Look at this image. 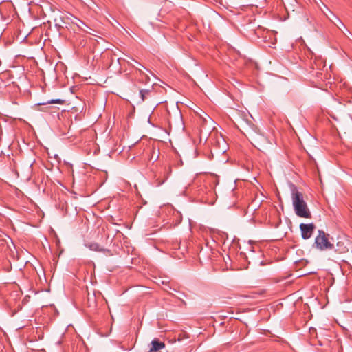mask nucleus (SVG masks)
<instances>
[{
	"instance_id": "nucleus-1",
	"label": "nucleus",
	"mask_w": 352,
	"mask_h": 352,
	"mask_svg": "<svg viewBox=\"0 0 352 352\" xmlns=\"http://www.w3.org/2000/svg\"><path fill=\"white\" fill-rule=\"evenodd\" d=\"M292 198L296 214L302 218H311V214L304 200L302 193L299 192L294 186L292 188Z\"/></svg>"
},
{
	"instance_id": "nucleus-2",
	"label": "nucleus",
	"mask_w": 352,
	"mask_h": 352,
	"mask_svg": "<svg viewBox=\"0 0 352 352\" xmlns=\"http://www.w3.org/2000/svg\"><path fill=\"white\" fill-rule=\"evenodd\" d=\"M316 248L320 250H331L333 248V244L329 241V234L323 230H318V234L315 239Z\"/></svg>"
},
{
	"instance_id": "nucleus-3",
	"label": "nucleus",
	"mask_w": 352,
	"mask_h": 352,
	"mask_svg": "<svg viewBox=\"0 0 352 352\" xmlns=\"http://www.w3.org/2000/svg\"><path fill=\"white\" fill-rule=\"evenodd\" d=\"M255 146L260 151L265 152L269 149V145L271 144L269 140L262 134L256 133L252 138Z\"/></svg>"
},
{
	"instance_id": "nucleus-4",
	"label": "nucleus",
	"mask_w": 352,
	"mask_h": 352,
	"mask_svg": "<svg viewBox=\"0 0 352 352\" xmlns=\"http://www.w3.org/2000/svg\"><path fill=\"white\" fill-rule=\"evenodd\" d=\"M315 225L314 223H301L300 225V229L301 231V236L303 239H308L311 238L314 230L315 229Z\"/></svg>"
},
{
	"instance_id": "nucleus-5",
	"label": "nucleus",
	"mask_w": 352,
	"mask_h": 352,
	"mask_svg": "<svg viewBox=\"0 0 352 352\" xmlns=\"http://www.w3.org/2000/svg\"><path fill=\"white\" fill-rule=\"evenodd\" d=\"M166 346L164 342L160 341L157 338L153 339L151 342L148 352H159Z\"/></svg>"
},
{
	"instance_id": "nucleus-6",
	"label": "nucleus",
	"mask_w": 352,
	"mask_h": 352,
	"mask_svg": "<svg viewBox=\"0 0 352 352\" xmlns=\"http://www.w3.org/2000/svg\"><path fill=\"white\" fill-rule=\"evenodd\" d=\"M324 67H325V62L321 58H315L314 66H313V68H316V69H321Z\"/></svg>"
},
{
	"instance_id": "nucleus-7",
	"label": "nucleus",
	"mask_w": 352,
	"mask_h": 352,
	"mask_svg": "<svg viewBox=\"0 0 352 352\" xmlns=\"http://www.w3.org/2000/svg\"><path fill=\"white\" fill-rule=\"evenodd\" d=\"M87 247L93 251H97V252H104V248H101L99 244L96 243H91L89 245H87Z\"/></svg>"
},
{
	"instance_id": "nucleus-8",
	"label": "nucleus",
	"mask_w": 352,
	"mask_h": 352,
	"mask_svg": "<svg viewBox=\"0 0 352 352\" xmlns=\"http://www.w3.org/2000/svg\"><path fill=\"white\" fill-rule=\"evenodd\" d=\"M63 102H64V101L61 99H54V100H47L45 102L39 103L37 105L41 106V105L52 104H63Z\"/></svg>"
},
{
	"instance_id": "nucleus-9",
	"label": "nucleus",
	"mask_w": 352,
	"mask_h": 352,
	"mask_svg": "<svg viewBox=\"0 0 352 352\" xmlns=\"http://www.w3.org/2000/svg\"><path fill=\"white\" fill-rule=\"evenodd\" d=\"M337 245L339 247L338 249H336V252H338L339 253L345 252L347 250V248L344 245H340V243H338Z\"/></svg>"
},
{
	"instance_id": "nucleus-10",
	"label": "nucleus",
	"mask_w": 352,
	"mask_h": 352,
	"mask_svg": "<svg viewBox=\"0 0 352 352\" xmlns=\"http://www.w3.org/2000/svg\"><path fill=\"white\" fill-rule=\"evenodd\" d=\"M336 19H337V21H338V23H339V24L340 25V26L338 24H336V25L338 26V28L340 30H342V31L343 32V33H344V34H345V32L343 31V30H342V28H344L345 30H346V27H345L344 24V23H342V22L339 19L336 18Z\"/></svg>"
},
{
	"instance_id": "nucleus-11",
	"label": "nucleus",
	"mask_w": 352,
	"mask_h": 352,
	"mask_svg": "<svg viewBox=\"0 0 352 352\" xmlns=\"http://www.w3.org/2000/svg\"><path fill=\"white\" fill-rule=\"evenodd\" d=\"M148 90H141L140 94L141 95L142 100L144 101L146 98V96L149 94Z\"/></svg>"
},
{
	"instance_id": "nucleus-12",
	"label": "nucleus",
	"mask_w": 352,
	"mask_h": 352,
	"mask_svg": "<svg viewBox=\"0 0 352 352\" xmlns=\"http://www.w3.org/2000/svg\"><path fill=\"white\" fill-rule=\"evenodd\" d=\"M78 21H79L80 24H79V23H77V25H78L79 28H82V26H81V25H85V23H84L82 21H81L80 20H78Z\"/></svg>"
},
{
	"instance_id": "nucleus-13",
	"label": "nucleus",
	"mask_w": 352,
	"mask_h": 352,
	"mask_svg": "<svg viewBox=\"0 0 352 352\" xmlns=\"http://www.w3.org/2000/svg\"><path fill=\"white\" fill-rule=\"evenodd\" d=\"M78 21H79L80 24H79V23H77V25H78L79 28H82V26H81V25H85V23H84L82 21H81L80 20H78Z\"/></svg>"
},
{
	"instance_id": "nucleus-14",
	"label": "nucleus",
	"mask_w": 352,
	"mask_h": 352,
	"mask_svg": "<svg viewBox=\"0 0 352 352\" xmlns=\"http://www.w3.org/2000/svg\"><path fill=\"white\" fill-rule=\"evenodd\" d=\"M138 70H139V72H140V74H143V72L141 70V69L140 68H137Z\"/></svg>"
},
{
	"instance_id": "nucleus-15",
	"label": "nucleus",
	"mask_w": 352,
	"mask_h": 352,
	"mask_svg": "<svg viewBox=\"0 0 352 352\" xmlns=\"http://www.w3.org/2000/svg\"><path fill=\"white\" fill-rule=\"evenodd\" d=\"M346 30V31H345V34H349V33L350 34V32L347 29Z\"/></svg>"
},
{
	"instance_id": "nucleus-16",
	"label": "nucleus",
	"mask_w": 352,
	"mask_h": 352,
	"mask_svg": "<svg viewBox=\"0 0 352 352\" xmlns=\"http://www.w3.org/2000/svg\"><path fill=\"white\" fill-rule=\"evenodd\" d=\"M346 30V31H345V34H349V33L350 34V32L347 29Z\"/></svg>"
},
{
	"instance_id": "nucleus-17",
	"label": "nucleus",
	"mask_w": 352,
	"mask_h": 352,
	"mask_svg": "<svg viewBox=\"0 0 352 352\" xmlns=\"http://www.w3.org/2000/svg\"><path fill=\"white\" fill-rule=\"evenodd\" d=\"M346 30V31H345V34H349V33L350 34V32L347 29Z\"/></svg>"
},
{
	"instance_id": "nucleus-18",
	"label": "nucleus",
	"mask_w": 352,
	"mask_h": 352,
	"mask_svg": "<svg viewBox=\"0 0 352 352\" xmlns=\"http://www.w3.org/2000/svg\"><path fill=\"white\" fill-rule=\"evenodd\" d=\"M138 65H139L140 67H142L144 68V67L143 65H142V64L138 63Z\"/></svg>"
}]
</instances>
